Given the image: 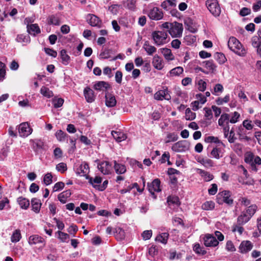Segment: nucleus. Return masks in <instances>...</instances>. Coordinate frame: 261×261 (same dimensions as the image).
Instances as JSON below:
<instances>
[{
    "mask_svg": "<svg viewBox=\"0 0 261 261\" xmlns=\"http://www.w3.org/2000/svg\"><path fill=\"white\" fill-rule=\"evenodd\" d=\"M97 168L102 174L108 175L111 173L112 167L109 162L102 161L97 164Z\"/></svg>",
    "mask_w": 261,
    "mask_h": 261,
    "instance_id": "obj_10",
    "label": "nucleus"
},
{
    "mask_svg": "<svg viewBox=\"0 0 261 261\" xmlns=\"http://www.w3.org/2000/svg\"><path fill=\"white\" fill-rule=\"evenodd\" d=\"M56 137L58 141L62 142L64 141L68 136L62 130H59L56 133Z\"/></svg>",
    "mask_w": 261,
    "mask_h": 261,
    "instance_id": "obj_45",
    "label": "nucleus"
},
{
    "mask_svg": "<svg viewBox=\"0 0 261 261\" xmlns=\"http://www.w3.org/2000/svg\"><path fill=\"white\" fill-rule=\"evenodd\" d=\"M148 16L152 20H159L163 18V13L159 8L153 7L149 11Z\"/></svg>",
    "mask_w": 261,
    "mask_h": 261,
    "instance_id": "obj_8",
    "label": "nucleus"
},
{
    "mask_svg": "<svg viewBox=\"0 0 261 261\" xmlns=\"http://www.w3.org/2000/svg\"><path fill=\"white\" fill-rule=\"evenodd\" d=\"M71 194L70 190H66L59 194L58 196L59 200L62 203H65L67 198H69Z\"/></svg>",
    "mask_w": 261,
    "mask_h": 261,
    "instance_id": "obj_31",
    "label": "nucleus"
},
{
    "mask_svg": "<svg viewBox=\"0 0 261 261\" xmlns=\"http://www.w3.org/2000/svg\"><path fill=\"white\" fill-rule=\"evenodd\" d=\"M9 200L7 197H4L0 200V211L4 210L5 208H9Z\"/></svg>",
    "mask_w": 261,
    "mask_h": 261,
    "instance_id": "obj_52",
    "label": "nucleus"
},
{
    "mask_svg": "<svg viewBox=\"0 0 261 261\" xmlns=\"http://www.w3.org/2000/svg\"><path fill=\"white\" fill-rule=\"evenodd\" d=\"M257 206L256 204H251L247 207L244 211L250 217H252L257 211Z\"/></svg>",
    "mask_w": 261,
    "mask_h": 261,
    "instance_id": "obj_39",
    "label": "nucleus"
},
{
    "mask_svg": "<svg viewBox=\"0 0 261 261\" xmlns=\"http://www.w3.org/2000/svg\"><path fill=\"white\" fill-rule=\"evenodd\" d=\"M112 50L111 49H105L100 54V56L103 59H108L111 58Z\"/></svg>",
    "mask_w": 261,
    "mask_h": 261,
    "instance_id": "obj_58",
    "label": "nucleus"
},
{
    "mask_svg": "<svg viewBox=\"0 0 261 261\" xmlns=\"http://www.w3.org/2000/svg\"><path fill=\"white\" fill-rule=\"evenodd\" d=\"M251 218L244 211L238 217L237 223L240 225H243L248 222Z\"/></svg>",
    "mask_w": 261,
    "mask_h": 261,
    "instance_id": "obj_20",
    "label": "nucleus"
},
{
    "mask_svg": "<svg viewBox=\"0 0 261 261\" xmlns=\"http://www.w3.org/2000/svg\"><path fill=\"white\" fill-rule=\"evenodd\" d=\"M230 197L231 192L229 191H223L217 195V202L220 204L224 202L228 205H232L233 200Z\"/></svg>",
    "mask_w": 261,
    "mask_h": 261,
    "instance_id": "obj_3",
    "label": "nucleus"
},
{
    "mask_svg": "<svg viewBox=\"0 0 261 261\" xmlns=\"http://www.w3.org/2000/svg\"><path fill=\"white\" fill-rule=\"evenodd\" d=\"M16 40L18 42L28 43L30 42V38L29 35L20 34L17 35Z\"/></svg>",
    "mask_w": 261,
    "mask_h": 261,
    "instance_id": "obj_41",
    "label": "nucleus"
},
{
    "mask_svg": "<svg viewBox=\"0 0 261 261\" xmlns=\"http://www.w3.org/2000/svg\"><path fill=\"white\" fill-rule=\"evenodd\" d=\"M85 98L88 102H92L94 101L95 96L94 91L89 87H86L84 90Z\"/></svg>",
    "mask_w": 261,
    "mask_h": 261,
    "instance_id": "obj_16",
    "label": "nucleus"
},
{
    "mask_svg": "<svg viewBox=\"0 0 261 261\" xmlns=\"http://www.w3.org/2000/svg\"><path fill=\"white\" fill-rule=\"evenodd\" d=\"M109 87L108 83L105 81H99L96 82L94 85V88L96 90L105 91Z\"/></svg>",
    "mask_w": 261,
    "mask_h": 261,
    "instance_id": "obj_27",
    "label": "nucleus"
},
{
    "mask_svg": "<svg viewBox=\"0 0 261 261\" xmlns=\"http://www.w3.org/2000/svg\"><path fill=\"white\" fill-rule=\"evenodd\" d=\"M190 144L187 140L179 141L174 143L172 146V150L176 152H182L188 150Z\"/></svg>",
    "mask_w": 261,
    "mask_h": 261,
    "instance_id": "obj_5",
    "label": "nucleus"
},
{
    "mask_svg": "<svg viewBox=\"0 0 261 261\" xmlns=\"http://www.w3.org/2000/svg\"><path fill=\"white\" fill-rule=\"evenodd\" d=\"M223 87L220 84H217L215 85L214 89V93L213 94H215L216 95H219V94L218 93H221L223 91Z\"/></svg>",
    "mask_w": 261,
    "mask_h": 261,
    "instance_id": "obj_62",
    "label": "nucleus"
},
{
    "mask_svg": "<svg viewBox=\"0 0 261 261\" xmlns=\"http://www.w3.org/2000/svg\"><path fill=\"white\" fill-rule=\"evenodd\" d=\"M161 52L164 55L165 58L167 60H172L174 59V56L172 54L171 50L167 48L161 49Z\"/></svg>",
    "mask_w": 261,
    "mask_h": 261,
    "instance_id": "obj_36",
    "label": "nucleus"
},
{
    "mask_svg": "<svg viewBox=\"0 0 261 261\" xmlns=\"http://www.w3.org/2000/svg\"><path fill=\"white\" fill-rule=\"evenodd\" d=\"M40 93L44 96H45L47 98H50L54 95L53 92L50 91L48 88L45 86L41 87L40 89Z\"/></svg>",
    "mask_w": 261,
    "mask_h": 261,
    "instance_id": "obj_43",
    "label": "nucleus"
},
{
    "mask_svg": "<svg viewBox=\"0 0 261 261\" xmlns=\"http://www.w3.org/2000/svg\"><path fill=\"white\" fill-rule=\"evenodd\" d=\"M143 48L149 56H152L156 51V48L154 46L150 45L148 41H146L144 42L143 45Z\"/></svg>",
    "mask_w": 261,
    "mask_h": 261,
    "instance_id": "obj_23",
    "label": "nucleus"
},
{
    "mask_svg": "<svg viewBox=\"0 0 261 261\" xmlns=\"http://www.w3.org/2000/svg\"><path fill=\"white\" fill-rule=\"evenodd\" d=\"M253 247V243L250 241H243L239 247V252L241 253H247L252 250Z\"/></svg>",
    "mask_w": 261,
    "mask_h": 261,
    "instance_id": "obj_13",
    "label": "nucleus"
},
{
    "mask_svg": "<svg viewBox=\"0 0 261 261\" xmlns=\"http://www.w3.org/2000/svg\"><path fill=\"white\" fill-rule=\"evenodd\" d=\"M160 184V180L158 178L154 179L150 184L148 183V191L151 195H154L155 192H159L161 191Z\"/></svg>",
    "mask_w": 261,
    "mask_h": 261,
    "instance_id": "obj_12",
    "label": "nucleus"
},
{
    "mask_svg": "<svg viewBox=\"0 0 261 261\" xmlns=\"http://www.w3.org/2000/svg\"><path fill=\"white\" fill-rule=\"evenodd\" d=\"M28 32L35 36L36 34H39L41 32L40 29L37 23L28 24L27 25Z\"/></svg>",
    "mask_w": 261,
    "mask_h": 261,
    "instance_id": "obj_25",
    "label": "nucleus"
},
{
    "mask_svg": "<svg viewBox=\"0 0 261 261\" xmlns=\"http://www.w3.org/2000/svg\"><path fill=\"white\" fill-rule=\"evenodd\" d=\"M111 134L113 138L118 142L124 141L127 138L125 134L120 132L112 131Z\"/></svg>",
    "mask_w": 261,
    "mask_h": 261,
    "instance_id": "obj_28",
    "label": "nucleus"
},
{
    "mask_svg": "<svg viewBox=\"0 0 261 261\" xmlns=\"http://www.w3.org/2000/svg\"><path fill=\"white\" fill-rule=\"evenodd\" d=\"M86 178L88 180L89 183L91 185L93 188L98 190V187L100 186L102 181L101 177L96 176L93 178L89 176H86Z\"/></svg>",
    "mask_w": 261,
    "mask_h": 261,
    "instance_id": "obj_14",
    "label": "nucleus"
},
{
    "mask_svg": "<svg viewBox=\"0 0 261 261\" xmlns=\"http://www.w3.org/2000/svg\"><path fill=\"white\" fill-rule=\"evenodd\" d=\"M204 244L206 247H216L219 244V242L215 237L210 234H207L203 237Z\"/></svg>",
    "mask_w": 261,
    "mask_h": 261,
    "instance_id": "obj_11",
    "label": "nucleus"
},
{
    "mask_svg": "<svg viewBox=\"0 0 261 261\" xmlns=\"http://www.w3.org/2000/svg\"><path fill=\"white\" fill-rule=\"evenodd\" d=\"M106 105L108 107H113L116 104V100L115 97L109 93L106 94Z\"/></svg>",
    "mask_w": 261,
    "mask_h": 261,
    "instance_id": "obj_22",
    "label": "nucleus"
},
{
    "mask_svg": "<svg viewBox=\"0 0 261 261\" xmlns=\"http://www.w3.org/2000/svg\"><path fill=\"white\" fill-rule=\"evenodd\" d=\"M167 202L169 205L173 204L176 205H179L180 204L179 198L177 196H168L167 198Z\"/></svg>",
    "mask_w": 261,
    "mask_h": 261,
    "instance_id": "obj_44",
    "label": "nucleus"
},
{
    "mask_svg": "<svg viewBox=\"0 0 261 261\" xmlns=\"http://www.w3.org/2000/svg\"><path fill=\"white\" fill-rule=\"evenodd\" d=\"M227 44L229 48L237 55L244 56L246 54L245 48L243 47L242 44L235 37H230Z\"/></svg>",
    "mask_w": 261,
    "mask_h": 261,
    "instance_id": "obj_1",
    "label": "nucleus"
},
{
    "mask_svg": "<svg viewBox=\"0 0 261 261\" xmlns=\"http://www.w3.org/2000/svg\"><path fill=\"white\" fill-rule=\"evenodd\" d=\"M252 45L256 48L261 44V41H259V38L257 36H253L251 38Z\"/></svg>",
    "mask_w": 261,
    "mask_h": 261,
    "instance_id": "obj_63",
    "label": "nucleus"
},
{
    "mask_svg": "<svg viewBox=\"0 0 261 261\" xmlns=\"http://www.w3.org/2000/svg\"><path fill=\"white\" fill-rule=\"evenodd\" d=\"M89 172V165L86 162L82 163L76 169V173L81 176H87L86 174Z\"/></svg>",
    "mask_w": 261,
    "mask_h": 261,
    "instance_id": "obj_15",
    "label": "nucleus"
},
{
    "mask_svg": "<svg viewBox=\"0 0 261 261\" xmlns=\"http://www.w3.org/2000/svg\"><path fill=\"white\" fill-rule=\"evenodd\" d=\"M169 237V234L167 232H164L158 235L155 241L161 242L164 244H166Z\"/></svg>",
    "mask_w": 261,
    "mask_h": 261,
    "instance_id": "obj_37",
    "label": "nucleus"
},
{
    "mask_svg": "<svg viewBox=\"0 0 261 261\" xmlns=\"http://www.w3.org/2000/svg\"><path fill=\"white\" fill-rule=\"evenodd\" d=\"M193 250L197 254L204 255L206 253V251L200 246L199 244H196L193 247Z\"/></svg>",
    "mask_w": 261,
    "mask_h": 261,
    "instance_id": "obj_56",
    "label": "nucleus"
},
{
    "mask_svg": "<svg viewBox=\"0 0 261 261\" xmlns=\"http://www.w3.org/2000/svg\"><path fill=\"white\" fill-rule=\"evenodd\" d=\"M215 59L220 63L223 64L226 59L224 55L220 53H216L214 55Z\"/></svg>",
    "mask_w": 261,
    "mask_h": 261,
    "instance_id": "obj_51",
    "label": "nucleus"
},
{
    "mask_svg": "<svg viewBox=\"0 0 261 261\" xmlns=\"http://www.w3.org/2000/svg\"><path fill=\"white\" fill-rule=\"evenodd\" d=\"M60 54L62 64L65 65H67L70 61V57L67 54L66 50L65 49L61 50Z\"/></svg>",
    "mask_w": 261,
    "mask_h": 261,
    "instance_id": "obj_30",
    "label": "nucleus"
},
{
    "mask_svg": "<svg viewBox=\"0 0 261 261\" xmlns=\"http://www.w3.org/2000/svg\"><path fill=\"white\" fill-rule=\"evenodd\" d=\"M56 236L62 242H66L69 238L67 233L62 232L61 231H58L56 233Z\"/></svg>",
    "mask_w": 261,
    "mask_h": 261,
    "instance_id": "obj_49",
    "label": "nucleus"
},
{
    "mask_svg": "<svg viewBox=\"0 0 261 261\" xmlns=\"http://www.w3.org/2000/svg\"><path fill=\"white\" fill-rule=\"evenodd\" d=\"M155 99L158 100H162L164 99L167 100L171 99V96L170 92L168 91L167 87L164 88L163 90L157 91L154 95Z\"/></svg>",
    "mask_w": 261,
    "mask_h": 261,
    "instance_id": "obj_9",
    "label": "nucleus"
},
{
    "mask_svg": "<svg viewBox=\"0 0 261 261\" xmlns=\"http://www.w3.org/2000/svg\"><path fill=\"white\" fill-rule=\"evenodd\" d=\"M230 118L229 122L231 123H236L239 121V119L240 117V114L237 112H234L229 114Z\"/></svg>",
    "mask_w": 261,
    "mask_h": 261,
    "instance_id": "obj_47",
    "label": "nucleus"
},
{
    "mask_svg": "<svg viewBox=\"0 0 261 261\" xmlns=\"http://www.w3.org/2000/svg\"><path fill=\"white\" fill-rule=\"evenodd\" d=\"M56 169L58 172L63 173L67 170L66 164L63 162L60 163L56 165Z\"/></svg>",
    "mask_w": 261,
    "mask_h": 261,
    "instance_id": "obj_54",
    "label": "nucleus"
},
{
    "mask_svg": "<svg viewBox=\"0 0 261 261\" xmlns=\"http://www.w3.org/2000/svg\"><path fill=\"white\" fill-rule=\"evenodd\" d=\"M152 63L153 67L158 70H161L164 67L163 60L158 55L153 57Z\"/></svg>",
    "mask_w": 261,
    "mask_h": 261,
    "instance_id": "obj_21",
    "label": "nucleus"
},
{
    "mask_svg": "<svg viewBox=\"0 0 261 261\" xmlns=\"http://www.w3.org/2000/svg\"><path fill=\"white\" fill-rule=\"evenodd\" d=\"M230 115L227 113L222 114L218 120V124L221 126L229 125Z\"/></svg>",
    "mask_w": 261,
    "mask_h": 261,
    "instance_id": "obj_26",
    "label": "nucleus"
},
{
    "mask_svg": "<svg viewBox=\"0 0 261 261\" xmlns=\"http://www.w3.org/2000/svg\"><path fill=\"white\" fill-rule=\"evenodd\" d=\"M186 119L187 120H192L195 119L196 114L191 111L190 109L187 108L186 110Z\"/></svg>",
    "mask_w": 261,
    "mask_h": 261,
    "instance_id": "obj_57",
    "label": "nucleus"
},
{
    "mask_svg": "<svg viewBox=\"0 0 261 261\" xmlns=\"http://www.w3.org/2000/svg\"><path fill=\"white\" fill-rule=\"evenodd\" d=\"M182 24L174 22L172 23L170 30H168V32L172 37H180L182 35Z\"/></svg>",
    "mask_w": 261,
    "mask_h": 261,
    "instance_id": "obj_6",
    "label": "nucleus"
},
{
    "mask_svg": "<svg viewBox=\"0 0 261 261\" xmlns=\"http://www.w3.org/2000/svg\"><path fill=\"white\" fill-rule=\"evenodd\" d=\"M196 171L197 173L200 175L205 181H209L212 180L214 178V176L207 171L200 169H197Z\"/></svg>",
    "mask_w": 261,
    "mask_h": 261,
    "instance_id": "obj_24",
    "label": "nucleus"
},
{
    "mask_svg": "<svg viewBox=\"0 0 261 261\" xmlns=\"http://www.w3.org/2000/svg\"><path fill=\"white\" fill-rule=\"evenodd\" d=\"M178 138V135L175 133H168L166 138L165 139V143H169L171 142L176 141L177 140Z\"/></svg>",
    "mask_w": 261,
    "mask_h": 261,
    "instance_id": "obj_35",
    "label": "nucleus"
},
{
    "mask_svg": "<svg viewBox=\"0 0 261 261\" xmlns=\"http://www.w3.org/2000/svg\"><path fill=\"white\" fill-rule=\"evenodd\" d=\"M202 65L210 72H214L216 68V65L213 60L205 61L202 62Z\"/></svg>",
    "mask_w": 261,
    "mask_h": 261,
    "instance_id": "obj_33",
    "label": "nucleus"
},
{
    "mask_svg": "<svg viewBox=\"0 0 261 261\" xmlns=\"http://www.w3.org/2000/svg\"><path fill=\"white\" fill-rule=\"evenodd\" d=\"M53 176L50 173H47L44 175L43 182L46 186L50 185L52 182Z\"/></svg>",
    "mask_w": 261,
    "mask_h": 261,
    "instance_id": "obj_59",
    "label": "nucleus"
},
{
    "mask_svg": "<svg viewBox=\"0 0 261 261\" xmlns=\"http://www.w3.org/2000/svg\"><path fill=\"white\" fill-rule=\"evenodd\" d=\"M136 3V0H126V1L124 2V4H126V7L131 11L135 10Z\"/></svg>",
    "mask_w": 261,
    "mask_h": 261,
    "instance_id": "obj_46",
    "label": "nucleus"
},
{
    "mask_svg": "<svg viewBox=\"0 0 261 261\" xmlns=\"http://www.w3.org/2000/svg\"><path fill=\"white\" fill-rule=\"evenodd\" d=\"M201 207L204 210H212L215 207V203L212 201H206L202 204Z\"/></svg>",
    "mask_w": 261,
    "mask_h": 261,
    "instance_id": "obj_48",
    "label": "nucleus"
},
{
    "mask_svg": "<svg viewBox=\"0 0 261 261\" xmlns=\"http://www.w3.org/2000/svg\"><path fill=\"white\" fill-rule=\"evenodd\" d=\"M198 162L206 168H210L214 166L213 161L210 159H202L198 160Z\"/></svg>",
    "mask_w": 261,
    "mask_h": 261,
    "instance_id": "obj_42",
    "label": "nucleus"
},
{
    "mask_svg": "<svg viewBox=\"0 0 261 261\" xmlns=\"http://www.w3.org/2000/svg\"><path fill=\"white\" fill-rule=\"evenodd\" d=\"M168 34L163 31H154L151 33V38L154 44L158 46L163 45L167 43Z\"/></svg>",
    "mask_w": 261,
    "mask_h": 261,
    "instance_id": "obj_2",
    "label": "nucleus"
},
{
    "mask_svg": "<svg viewBox=\"0 0 261 261\" xmlns=\"http://www.w3.org/2000/svg\"><path fill=\"white\" fill-rule=\"evenodd\" d=\"M254 157L253 153H248L245 156V161L246 163L249 164L251 165V164H253Z\"/></svg>",
    "mask_w": 261,
    "mask_h": 261,
    "instance_id": "obj_61",
    "label": "nucleus"
},
{
    "mask_svg": "<svg viewBox=\"0 0 261 261\" xmlns=\"http://www.w3.org/2000/svg\"><path fill=\"white\" fill-rule=\"evenodd\" d=\"M114 167L116 173L118 174H123L126 171V167L124 165L117 163L116 161H114Z\"/></svg>",
    "mask_w": 261,
    "mask_h": 261,
    "instance_id": "obj_32",
    "label": "nucleus"
},
{
    "mask_svg": "<svg viewBox=\"0 0 261 261\" xmlns=\"http://www.w3.org/2000/svg\"><path fill=\"white\" fill-rule=\"evenodd\" d=\"M230 96L229 94H227L224 98L219 97L216 100V102L218 105H222L224 103H227L229 101Z\"/></svg>",
    "mask_w": 261,
    "mask_h": 261,
    "instance_id": "obj_55",
    "label": "nucleus"
},
{
    "mask_svg": "<svg viewBox=\"0 0 261 261\" xmlns=\"http://www.w3.org/2000/svg\"><path fill=\"white\" fill-rule=\"evenodd\" d=\"M239 201L241 202L242 205L245 206H248L251 203V201L245 197H240L239 199Z\"/></svg>",
    "mask_w": 261,
    "mask_h": 261,
    "instance_id": "obj_64",
    "label": "nucleus"
},
{
    "mask_svg": "<svg viewBox=\"0 0 261 261\" xmlns=\"http://www.w3.org/2000/svg\"><path fill=\"white\" fill-rule=\"evenodd\" d=\"M114 233L117 240H122L125 238L124 230L120 227L115 228L114 230Z\"/></svg>",
    "mask_w": 261,
    "mask_h": 261,
    "instance_id": "obj_34",
    "label": "nucleus"
},
{
    "mask_svg": "<svg viewBox=\"0 0 261 261\" xmlns=\"http://www.w3.org/2000/svg\"><path fill=\"white\" fill-rule=\"evenodd\" d=\"M256 165H261V159L258 156H256L254 157L253 159V164H251V166L252 170L255 171H257V168L256 167Z\"/></svg>",
    "mask_w": 261,
    "mask_h": 261,
    "instance_id": "obj_53",
    "label": "nucleus"
},
{
    "mask_svg": "<svg viewBox=\"0 0 261 261\" xmlns=\"http://www.w3.org/2000/svg\"><path fill=\"white\" fill-rule=\"evenodd\" d=\"M29 243L31 245L39 244H41L42 246L44 245V239L41 237L37 235L30 236L29 238Z\"/></svg>",
    "mask_w": 261,
    "mask_h": 261,
    "instance_id": "obj_19",
    "label": "nucleus"
},
{
    "mask_svg": "<svg viewBox=\"0 0 261 261\" xmlns=\"http://www.w3.org/2000/svg\"><path fill=\"white\" fill-rule=\"evenodd\" d=\"M17 201L22 208L27 209L30 205L29 200L25 198L20 197L17 199Z\"/></svg>",
    "mask_w": 261,
    "mask_h": 261,
    "instance_id": "obj_38",
    "label": "nucleus"
},
{
    "mask_svg": "<svg viewBox=\"0 0 261 261\" xmlns=\"http://www.w3.org/2000/svg\"><path fill=\"white\" fill-rule=\"evenodd\" d=\"M89 23L93 27H100L101 21L98 17L92 14H89L88 16Z\"/></svg>",
    "mask_w": 261,
    "mask_h": 261,
    "instance_id": "obj_18",
    "label": "nucleus"
},
{
    "mask_svg": "<svg viewBox=\"0 0 261 261\" xmlns=\"http://www.w3.org/2000/svg\"><path fill=\"white\" fill-rule=\"evenodd\" d=\"M21 238V234L19 230H15L14 232L13 233L11 240L13 243H16L18 242Z\"/></svg>",
    "mask_w": 261,
    "mask_h": 261,
    "instance_id": "obj_50",
    "label": "nucleus"
},
{
    "mask_svg": "<svg viewBox=\"0 0 261 261\" xmlns=\"http://www.w3.org/2000/svg\"><path fill=\"white\" fill-rule=\"evenodd\" d=\"M18 130L20 137L23 138L28 137L32 132V129L28 122H23L19 124L18 126Z\"/></svg>",
    "mask_w": 261,
    "mask_h": 261,
    "instance_id": "obj_7",
    "label": "nucleus"
},
{
    "mask_svg": "<svg viewBox=\"0 0 261 261\" xmlns=\"http://www.w3.org/2000/svg\"><path fill=\"white\" fill-rule=\"evenodd\" d=\"M32 210L36 213L40 211L42 203L40 200L37 198H33L31 200Z\"/></svg>",
    "mask_w": 261,
    "mask_h": 261,
    "instance_id": "obj_29",
    "label": "nucleus"
},
{
    "mask_svg": "<svg viewBox=\"0 0 261 261\" xmlns=\"http://www.w3.org/2000/svg\"><path fill=\"white\" fill-rule=\"evenodd\" d=\"M232 231L234 232H237L240 235H241L244 231V229L239 224L234 225L232 227Z\"/></svg>",
    "mask_w": 261,
    "mask_h": 261,
    "instance_id": "obj_60",
    "label": "nucleus"
},
{
    "mask_svg": "<svg viewBox=\"0 0 261 261\" xmlns=\"http://www.w3.org/2000/svg\"><path fill=\"white\" fill-rule=\"evenodd\" d=\"M206 6L211 13L215 17L219 16L221 13V8L217 0H207Z\"/></svg>",
    "mask_w": 261,
    "mask_h": 261,
    "instance_id": "obj_4",
    "label": "nucleus"
},
{
    "mask_svg": "<svg viewBox=\"0 0 261 261\" xmlns=\"http://www.w3.org/2000/svg\"><path fill=\"white\" fill-rule=\"evenodd\" d=\"M184 72V69L182 67L178 66L171 69L170 72V76H179Z\"/></svg>",
    "mask_w": 261,
    "mask_h": 261,
    "instance_id": "obj_40",
    "label": "nucleus"
},
{
    "mask_svg": "<svg viewBox=\"0 0 261 261\" xmlns=\"http://www.w3.org/2000/svg\"><path fill=\"white\" fill-rule=\"evenodd\" d=\"M60 20L61 18L59 14L49 15L47 18V21L48 24H52L55 25H60Z\"/></svg>",
    "mask_w": 261,
    "mask_h": 261,
    "instance_id": "obj_17",
    "label": "nucleus"
}]
</instances>
